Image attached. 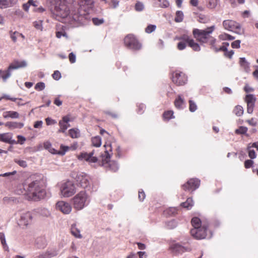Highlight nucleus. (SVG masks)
<instances>
[{
	"instance_id": "1",
	"label": "nucleus",
	"mask_w": 258,
	"mask_h": 258,
	"mask_svg": "<svg viewBox=\"0 0 258 258\" xmlns=\"http://www.w3.org/2000/svg\"><path fill=\"white\" fill-rule=\"evenodd\" d=\"M16 192L18 195H26L34 201L43 199L46 197V191L43 181L31 176L26 179L22 184L17 186Z\"/></svg>"
},
{
	"instance_id": "2",
	"label": "nucleus",
	"mask_w": 258,
	"mask_h": 258,
	"mask_svg": "<svg viewBox=\"0 0 258 258\" xmlns=\"http://www.w3.org/2000/svg\"><path fill=\"white\" fill-rule=\"evenodd\" d=\"M105 151L104 153L101 155L102 161L99 164L104 167L107 170L112 172H116L119 169V165L117 162L115 161H110L111 154H109V151H112V148L110 144L105 145Z\"/></svg>"
},
{
	"instance_id": "3",
	"label": "nucleus",
	"mask_w": 258,
	"mask_h": 258,
	"mask_svg": "<svg viewBox=\"0 0 258 258\" xmlns=\"http://www.w3.org/2000/svg\"><path fill=\"white\" fill-rule=\"evenodd\" d=\"M74 208L81 210L89 203V197L86 192L82 190L78 193L72 199Z\"/></svg>"
},
{
	"instance_id": "4",
	"label": "nucleus",
	"mask_w": 258,
	"mask_h": 258,
	"mask_svg": "<svg viewBox=\"0 0 258 258\" xmlns=\"http://www.w3.org/2000/svg\"><path fill=\"white\" fill-rule=\"evenodd\" d=\"M214 29L215 26L214 25L204 30L196 28L193 30L192 34L197 40L201 43H208L209 39L211 37L210 35Z\"/></svg>"
},
{
	"instance_id": "5",
	"label": "nucleus",
	"mask_w": 258,
	"mask_h": 258,
	"mask_svg": "<svg viewBox=\"0 0 258 258\" xmlns=\"http://www.w3.org/2000/svg\"><path fill=\"white\" fill-rule=\"evenodd\" d=\"M27 66V62L25 60L19 61L15 60L11 63L8 69L6 70H0V76L4 82H6L12 75V71L20 68H24Z\"/></svg>"
},
{
	"instance_id": "6",
	"label": "nucleus",
	"mask_w": 258,
	"mask_h": 258,
	"mask_svg": "<svg viewBox=\"0 0 258 258\" xmlns=\"http://www.w3.org/2000/svg\"><path fill=\"white\" fill-rule=\"evenodd\" d=\"M51 11L53 14L56 17L62 19L67 18L70 13L69 7L61 2L56 4Z\"/></svg>"
},
{
	"instance_id": "7",
	"label": "nucleus",
	"mask_w": 258,
	"mask_h": 258,
	"mask_svg": "<svg viewBox=\"0 0 258 258\" xmlns=\"http://www.w3.org/2000/svg\"><path fill=\"white\" fill-rule=\"evenodd\" d=\"M75 179L79 186L89 190L91 189L92 181L90 176L84 172L78 173Z\"/></svg>"
},
{
	"instance_id": "8",
	"label": "nucleus",
	"mask_w": 258,
	"mask_h": 258,
	"mask_svg": "<svg viewBox=\"0 0 258 258\" xmlns=\"http://www.w3.org/2000/svg\"><path fill=\"white\" fill-rule=\"evenodd\" d=\"M60 192L62 196L68 198L76 192V188L73 181L68 180L63 183L60 186Z\"/></svg>"
},
{
	"instance_id": "9",
	"label": "nucleus",
	"mask_w": 258,
	"mask_h": 258,
	"mask_svg": "<svg viewBox=\"0 0 258 258\" xmlns=\"http://www.w3.org/2000/svg\"><path fill=\"white\" fill-rule=\"evenodd\" d=\"M124 43L127 48L134 51L140 50L142 47V44L132 34H128L125 37Z\"/></svg>"
},
{
	"instance_id": "10",
	"label": "nucleus",
	"mask_w": 258,
	"mask_h": 258,
	"mask_svg": "<svg viewBox=\"0 0 258 258\" xmlns=\"http://www.w3.org/2000/svg\"><path fill=\"white\" fill-rule=\"evenodd\" d=\"M224 28L229 31H233L237 34L241 33V25L238 23L231 20H226L223 22Z\"/></svg>"
},
{
	"instance_id": "11",
	"label": "nucleus",
	"mask_w": 258,
	"mask_h": 258,
	"mask_svg": "<svg viewBox=\"0 0 258 258\" xmlns=\"http://www.w3.org/2000/svg\"><path fill=\"white\" fill-rule=\"evenodd\" d=\"M208 226L202 225L200 228H192L190 230L191 236L197 239H202L206 237Z\"/></svg>"
},
{
	"instance_id": "12",
	"label": "nucleus",
	"mask_w": 258,
	"mask_h": 258,
	"mask_svg": "<svg viewBox=\"0 0 258 258\" xmlns=\"http://www.w3.org/2000/svg\"><path fill=\"white\" fill-rule=\"evenodd\" d=\"M172 78V81L179 86L185 84L187 80L185 74L179 71H176L173 73Z\"/></svg>"
},
{
	"instance_id": "13",
	"label": "nucleus",
	"mask_w": 258,
	"mask_h": 258,
	"mask_svg": "<svg viewBox=\"0 0 258 258\" xmlns=\"http://www.w3.org/2000/svg\"><path fill=\"white\" fill-rule=\"evenodd\" d=\"M200 180L198 178H191L182 185L183 189L185 191H193L199 188Z\"/></svg>"
},
{
	"instance_id": "14",
	"label": "nucleus",
	"mask_w": 258,
	"mask_h": 258,
	"mask_svg": "<svg viewBox=\"0 0 258 258\" xmlns=\"http://www.w3.org/2000/svg\"><path fill=\"white\" fill-rule=\"evenodd\" d=\"M94 150L88 153L87 152H82L78 156V159L80 160H85L90 163H95L98 162V158L96 156H93Z\"/></svg>"
},
{
	"instance_id": "15",
	"label": "nucleus",
	"mask_w": 258,
	"mask_h": 258,
	"mask_svg": "<svg viewBox=\"0 0 258 258\" xmlns=\"http://www.w3.org/2000/svg\"><path fill=\"white\" fill-rule=\"evenodd\" d=\"M255 101L256 98L254 95L249 94L246 95L245 101L247 104V112L248 113H252Z\"/></svg>"
},
{
	"instance_id": "16",
	"label": "nucleus",
	"mask_w": 258,
	"mask_h": 258,
	"mask_svg": "<svg viewBox=\"0 0 258 258\" xmlns=\"http://www.w3.org/2000/svg\"><path fill=\"white\" fill-rule=\"evenodd\" d=\"M56 208L65 214H69L72 211L71 205L64 201H59L56 203Z\"/></svg>"
},
{
	"instance_id": "17",
	"label": "nucleus",
	"mask_w": 258,
	"mask_h": 258,
	"mask_svg": "<svg viewBox=\"0 0 258 258\" xmlns=\"http://www.w3.org/2000/svg\"><path fill=\"white\" fill-rule=\"evenodd\" d=\"M32 220V215L30 212H23L21 214L20 223L21 225L27 226L30 224Z\"/></svg>"
},
{
	"instance_id": "18",
	"label": "nucleus",
	"mask_w": 258,
	"mask_h": 258,
	"mask_svg": "<svg viewBox=\"0 0 258 258\" xmlns=\"http://www.w3.org/2000/svg\"><path fill=\"white\" fill-rule=\"evenodd\" d=\"M180 39L183 40L188 43L189 47L196 51H199L201 50V47L199 44L196 42L192 39H190L187 35H184L181 37Z\"/></svg>"
},
{
	"instance_id": "19",
	"label": "nucleus",
	"mask_w": 258,
	"mask_h": 258,
	"mask_svg": "<svg viewBox=\"0 0 258 258\" xmlns=\"http://www.w3.org/2000/svg\"><path fill=\"white\" fill-rule=\"evenodd\" d=\"M12 138L13 135L10 133L0 134V141L11 145L17 144V142Z\"/></svg>"
},
{
	"instance_id": "20",
	"label": "nucleus",
	"mask_w": 258,
	"mask_h": 258,
	"mask_svg": "<svg viewBox=\"0 0 258 258\" xmlns=\"http://www.w3.org/2000/svg\"><path fill=\"white\" fill-rule=\"evenodd\" d=\"M35 245L38 249H43L47 245L45 238L43 236L37 237L35 242Z\"/></svg>"
},
{
	"instance_id": "21",
	"label": "nucleus",
	"mask_w": 258,
	"mask_h": 258,
	"mask_svg": "<svg viewBox=\"0 0 258 258\" xmlns=\"http://www.w3.org/2000/svg\"><path fill=\"white\" fill-rule=\"evenodd\" d=\"M239 64L245 72L249 73L250 71V63L246 60L245 57L240 58Z\"/></svg>"
},
{
	"instance_id": "22",
	"label": "nucleus",
	"mask_w": 258,
	"mask_h": 258,
	"mask_svg": "<svg viewBox=\"0 0 258 258\" xmlns=\"http://www.w3.org/2000/svg\"><path fill=\"white\" fill-rule=\"evenodd\" d=\"M5 126L11 130L15 128H21L24 126V123L22 122H17L14 121H8L5 124Z\"/></svg>"
},
{
	"instance_id": "23",
	"label": "nucleus",
	"mask_w": 258,
	"mask_h": 258,
	"mask_svg": "<svg viewBox=\"0 0 258 258\" xmlns=\"http://www.w3.org/2000/svg\"><path fill=\"white\" fill-rule=\"evenodd\" d=\"M190 250V248L183 246L178 243L175 244L173 247V250L178 253H182L185 251H189Z\"/></svg>"
},
{
	"instance_id": "24",
	"label": "nucleus",
	"mask_w": 258,
	"mask_h": 258,
	"mask_svg": "<svg viewBox=\"0 0 258 258\" xmlns=\"http://www.w3.org/2000/svg\"><path fill=\"white\" fill-rule=\"evenodd\" d=\"M5 118H11L13 119L18 118L19 117V114L17 111H5L3 114Z\"/></svg>"
},
{
	"instance_id": "25",
	"label": "nucleus",
	"mask_w": 258,
	"mask_h": 258,
	"mask_svg": "<svg viewBox=\"0 0 258 258\" xmlns=\"http://www.w3.org/2000/svg\"><path fill=\"white\" fill-rule=\"evenodd\" d=\"M174 104L175 107L179 109H182L184 107V101L181 97L180 95H179L174 101Z\"/></svg>"
},
{
	"instance_id": "26",
	"label": "nucleus",
	"mask_w": 258,
	"mask_h": 258,
	"mask_svg": "<svg viewBox=\"0 0 258 258\" xmlns=\"http://www.w3.org/2000/svg\"><path fill=\"white\" fill-rule=\"evenodd\" d=\"M71 233L76 238H81L80 231L76 227L75 224H72L71 228Z\"/></svg>"
},
{
	"instance_id": "27",
	"label": "nucleus",
	"mask_w": 258,
	"mask_h": 258,
	"mask_svg": "<svg viewBox=\"0 0 258 258\" xmlns=\"http://www.w3.org/2000/svg\"><path fill=\"white\" fill-rule=\"evenodd\" d=\"M191 223L193 226V228H200L202 227L201 219L197 217L192 218Z\"/></svg>"
},
{
	"instance_id": "28",
	"label": "nucleus",
	"mask_w": 258,
	"mask_h": 258,
	"mask_svg": "<svg viewBox=\"0 0 258 258\" xmlns=\"http://www.w3.org/2000/svg\"><path fill=\"white\" fill-rule=\"evenodd\" d=\"M46 252L47 254L48 258H51L55 256L58 254V250L56 247H53L51 248H48Z\"/></svg>"
},
{
	"instance_id": "29",
	"label": "nucleus",
	"mask_w": 258,
	"mask_h": 258,
	"mask_svg": "<svg viewBox=\"0 0 258 258\" xmlns=\"http://www.w3.org/2000/svg\"><path fill=\"white\" fill-rule=\"evenodd\" d=\"M194 205V202L191 198H188L186 202L181 203V206L189 210Z\"/></svg>"
},
{
	"instance_id": "30",
	"label": "nucleus",
	"mask_w": 258,
	"mask_h": 258,
	"mask_svg": "<svg viewBox=\"0 0 258 258\" xmlns=\"http://www.w3.org/2000/svg\"><path fill=\"white\" fill-rule=\"evenodd\" d=\"M207 3V7L210 9H215L220 0H206Z\"/></svg>"
},
{
	"instance_id": "31",
	"label": "nucleus",
	"mask_w": 258,
	"mask_h": 258,
	"mask_svg": "<svg viewBox=\"0 0 258 258\" xmlns=\"http://www.w3.org/2000/svg\"><path fill=\"white\" fill-rule=\"evenodd\" d=\"M247 130V127L240 126L238 128L235 130V133L237 135H245L247 137H249V135L246 134Z\"/></svg>"
},
{
	"instance_id": "32",
	"label": "nucleus",
	"mask_w": 258,
	"mask_h": 258,
	"mask_svg": "<svg viewBox=\"0 0 258 258\" xmlns=\"http://www.w3.org/2000/svg\"><path fill=\"white\" fill-rule=\"evenodd\" d=\"M92 145L96 147H99L101 145V138L97 136L93 137L91 140Z\"/></svg>"
},
{
	"instance_id": "33",
	"label": "nucleus",
	"mask_w": 258,
	"mask_h": 258,
	"mask_svg": "<svg viewBox=\"0 0 258 258\" xmlns=\"http://www.w3.org/2000/svg\"><path fill=\"white\" fill-rule=\"evenodd\" d=\"M243 112V108L241 105H236L233 109V113L237 116L242 115Z\"/></svg>"
},
{
	"instance_id": "34",
	"label": "nucleus",
	"mask_w": 258,
	"mask_h": 258,
	"mask_svg": "<svg viewBox=\"0 0 258 258\" xmlns=\"http://www.w3.org/2000/svg\"><path fill=\"white\" fill-rule=\"evenodd\" d=\"M69 135L72 138H78L80 136V131L77 128H71L69 131Z\"/></svg>"
},
{
	"instance_id": "35",
	"label": "nucleus",
	"mask_w": 258,
	"mask_h": 258,
	"mask_svg": "<svg viewBox=\"0 0 258 258\" xmlns=\"http://www.w3.org/2000/svg\"><path fill=\"white\" fill-rule=\"evenodd\" d=\"M173 113L172 110L166 111L163 114V117L164 120H169L170 119L174 118Z\"/></svg>"
},
{
	"instance_id": "36",
	"label": "nucleus",
	"mask_w": 258,
	"mask_h": 258,
	"mask_svg": "<svg viewBox=\"0 0 258 258\" xmlns=\"http://www.w3.org/2000/svg\"><path fill=\"white\" fill-rule=\"evenodd\" d=\"M177 225V222L175 220H172L165 223V226L167 229H172Z\"/></svg>"
},
{
	"instance_id": "37",
	"label": "nucleus",
	"mask_w": 258,
	"mask_h": 258,
	"mask_svg": "<svg viewBox=\"0 0 258 258\" xmlns=\"http://www.w3.org/2000/svg\"><path fill=\"white\" fill-rule=\"evenodd\" d=\"M177 212V209L176 208L170 207L169 209L166 210L164 212V214L168 216H173L175 215Z\"/></svg>"
},
{
	"instance_id": "38",
	"label": "nucleus",
	"mask_w": 258,
	"mask_h": 258,
	"mask_svg": "<svg viewBox=\"0 0 258 258\" xmlns=\"http://www.w3.org/2000/svg\"><path fill=\"white\" fill-rule=\"evenodd\" d=\"M183 13L181 11H177L176 12L175 17L174 18V21L176 22H181L183 21Z\"/></svg>"
},
{
	"instance_id": "39",
	"label": "nucleus",
	"mask_w": 258,
	"mask_h": 258,
	"mask_svg": "<svg viewBox=\"0 0 258 258\" xmlns=\"http://www.w3.org/2000/svg\"><path fill=\"white\" fill-rule=\"evenodd\" d=\"M251 147H250V144L247 146V151H248V157L251 159H254L256 158V155L255 151L253 149H251Z\"/></svg>"
},
{
	"instance_id": "40",
	"label": "nucleus",
	"mask_w": 258,
	"mask_h": 258,
	"mask_svg": "<svg viewBox=\"0 0 258 258\" xmlns=\"http://www.w3.org/2000/svg\"><path fill=\"white\" fill-rule=\"evenodd\" d=\"M58 124L60 126V128L58 130V133H64L68 128V126H67V123L59 120Z\"/></svg>"
},
{
	"instance_id": "41",
	"label": "nucleus",
	"mask_w": 258,
	"mask_h": 258,
	"mask_svg": "<svg viewBox=\"0 0 258 258\" xmlns=\"http://www.w3.org/2000/svg\"><path fill=\"white\" fill-rule=\"evenodd\" d=\"M156 27L155 25L149 24L146 28L145 32L148 34H150L156 30Z\"/></svg>"
},
{
	"instance_id": "42",
	"label": "nucleus",
	"mask_w": 258,
	"mask_h": 258,
	"mask_svg": "<svg viewBox=\"0 0 258 258\" xmlns=\"http://www.w3.org/2000/svg\"><path fill=\"white\" fill-rule=\"evenodd\" d=\"M45 85L43 82H38L35 86V89L37 91H42L45 89Z\"/></svg>"
},
{
	"instance_id": "43",
	"label": "nucleus",
	"mask_w": 258,
	"mask_h": 258,
	"mask_svg": "<svg viewBox=\"0 0 258 258\" xmlns=\"http://www.w3.org/2000/svg\"><path fill=\"white\" fill-rule=\"evenodd\" d=\"M60 149V150L58 151V155H64L65 153L69 150V147L67 146L61 145Z\"/></svg>"
},
{
	"instance_id": "44",
	"label": "nucleus",
	"mask_w": 258,
	"mask_h": 258,
	"mask_svg": "<svg viewBox=\"0 0 258 258\" xmlns=\"http://www.w3.org/2000/svg\"><path fill=\"white\" fill-rule=\"evenodd\" d=\"M189 109L190 112H194L197 109V106L196 104L192 100L189 101Z\"/></svg>"
},
{
	"instance_id": "45",
	"label": "nucleus",
	"mask_w": 258,
	"mask_h": 258,
	"mask_svg": "<svg viewBox=\"0 0 258 258\" xmlns=\"http://www.w3.org/2000/svg\"><path fill=\"white\" fill-rule=\"evenodd\" d=\"M14 162L22 167L25 168L27 166V164L26 161L15 159H14Z\"/></svg>"
},
{
	"instance_id": "46",
	"label": "nucleus",
	"mask_w": 258,
	"mask_h": 258,
	"mask_svg": "<svg viewBox=\"0 0 258 258\" xmlns=\"http://www.w3.org/2000/svg\"><path fill=\"white\" fill-rule=\"evenodd\" d=\"M92 22L95 25L99 26L104 22V20L103 18H92Z\"/></svg>"
},
{
	"instance_id": "47",
	"label": "nucleus",
	"mask_w": 258,
	"mask_h": 258,
	"mask_svg": "<svg viewBox=\"0 0 258 258\" xmlns=\"http://www.w3.org/2000/svg\"><path fill=\"white\" fill-rule=\"evenodd\" d=\"M135 10L138 12H141L144 9V4L140 2H138L135 5Z\"/></svg>"
},
{
	"instance_id": "48",
	"label": "nucleus",
	"mask_w": 258,
	"mask_h": 258,
	"mask_svg": "<svg viewBox=\"0 0 258 258\" xmlns=\"http://www.w3.org/2000/svg\"><path fill=\"white\" fill-rule=\"evenodd\" d=\"M158 2L159 3V5L161 8H167L169 5L168 0H158Z\"/></svg>"
},
{
	"instance_id": "49",
	"label": "nucleus",
	"mask_w": 258,
	"mask_h": 258,
	"mask_svg": "<svg viewBox=\"0 0 258 258\" xmlns=\"http://www.w3.org/2000/svg\"><path fill=\"white\" fill-rule=\"evenodd\" d=\"M137 112L139 114H142L143 113L145 108L146 105L144 104L140 103L138 105Z\"/></svg>"
},
{
	"instance_id": "50",
	"label": "nucleus",
	"mask_w": 258,
	"mask_h": 258,
	"mask_svg": "<svg viewBox=\"0 0 258 258\" xmlns=\"http://www.w3.org/2000/svg\"><path fill=\"white\" fill-rule=\"evenodd\" d=\"M52 77L53 79L58 81L61 78V75L58 71H55L52 75Z\"/></svg>"
},
{
	"instance_id": "51",
	"label": "nucleus",
	"mask_w": 258,
	"mask_h": 258,
	"mask_svg": "<svg viewBox=\"0 0 258 258\" xmlns=\"http://www.w3.org/2000/svg\"><path fill=\"white\" fill-rule=\"evenodd\" d=\"M34 26L35 28L38 30H42L43 26H42V21H35L34 22Z\"/></svg>"
},
{
	"instance_id": "52",
	"label": "nucleus",
	"mask_w": 258,
	"mask_h": 258,
	"mask_svg": "<svg viewBox=\"0 0 258 258\" xmlns=\"http://www.w3.org/2000/svg\"><path fill=\"white\" fill-rule=\"evenodd\" d=\"M9 7L8 0H0V8L5 9Z\"/></svg>"
},
{
	"instance_id": "53",
	"label": "nucleus",
	"mask_w": 258,
	"mask_h": 258,
	"mask_svg": "<svg viewBox=\"0 0 258 258\" xmlns=\"http://www.w3.org/2000/svg\"><path fill=\"white\" fill-rule=\"evenodd\" d=\"M253 164V161L252 160L248 159L246 160L244 162V167L245 168H249L252 167Z\"/></svg>"
},
{
	"instance_id": "54",
	"label": "nucleus",
	"mask_w": 258,
	"mask_h": 258,
	"mask_svg": "<svg viewBox=\"0 0 258 258\" xmlns=\"http://www.w3.org/2000/svg\"><path fill=\"white\" fill-rule=\"evenodd\" d=\"M241 41L237 40L231 43V47L233 48H239L240 47Z\"/></svg>"
},
{
	"instance_id": "55",
	"label": "nucleus",
	"mask_w": 258,
	"mask_h": 258,
	"mask_svg": "<svg viewBox=\"0 0 258 258\" xmlns=\"http://www.w3.org/2000/svg\"><path fill=\"white\" fill-rule=\"evenodd\" d=\"M186 41H180L177 43V48L180 50H182L185 48L186 47Z\"/></svg>"
},
{
	"instance_id": "56",
	"label": "nucleus",
	"mask_w": 258,
	"mask_h": 258,
	"mask_svg": "<svg viewBox=\"0 0 258 258\" xmlns=\"http://www.w3.org/2000/svg\"><path fill=\"white\" fill-rule=\"evenodd\" d=\"M138 197H139V200L142 202L144 200V199H145L146 195H145L144 191L142 189H141L139 191Z\"/></svg>"
},
{
	"instance_id": "57",
	"label": "nucleus",
	"mask_w": 258,
	"mask_h": 258,
	"mask_svg": "<svg viewBox=\"0 0 258 258\" xmlns=\"http://www.w3.org/2000/svg\"><path fill=\"white\" fill-rule=\"evenodd\" d=\"M10 34H11V38L12 39L13 41L14 42H16L17 40V36H18V34H19V32H18L17 31H15L14 32L11 31Z\"/></svg>"
},
{
	"instance_id": "58",
	"label": "nucleus",
	"mask_w": 258,
	"mask_h": 258,
	"mask_svg": "<svg viewBox=\"0 0 258 258\" xmlns=\"http://www.w3.org/2000/svg\"><path fill=\"white\" fill-rule=\"evenodd\" d=\"M45 121H46V124L47 125L54 124L56 123V122H57L55 120L53 119L50 117H47L45 119Z\"/></svg>"
},
{
	"instance_id": "59",
	"label": "nucleus",
	"mask_w": 258,
	"mask_h": 258,
	"mask_svg": "<svg viewBox=\"0 0 258 258\" xmlns=\"http://www.w3.org/2000/svg\"><path fill=\"white\" fill-rule=\"evenodd\" d=\"M69 58L70 61L72 63H75L76 62V55L73 52H71L69 54Z\"/></svg>"
},
{
	"instance_id": "60",
	"label": "nucleus",
	"mask_w": 258,
	"mask_h": 258,
	"mask_svg": "<svg viewBox=\"0 0 258 258\" xmlns=\"http://www.w3.org/2000/svg\"><path fill=\"white\" fill-rule=\"evenodd\" d=\"M17 171L16 170L13 171V172H6L4 174H2L0 175V176H3L9 178L11 176L15 175Z\"/></svg>"
},
{
	"instance_id": "61",
	"label": "nucleus",
	"mask_w": 258,
	"mask_h": 258,
	"mask_svg": "<svg viewBox=\"0 0 258 258\" xmlns=\"http://www.w3.org/2000/svg\"><path fill=\"white\" fill-rule=\"evenodd\" d=\"M17 138L18 142H17V144L19 143L21 145H23L25 141H26V138L21 135H18L17 136Z\"/></svg>"
},
{
	"instance_id": "62",
	"label": "nucleus",
	"mask_w": 258,
	"mask_h": 258,
	"mask_svg": "<svg viewBox=\"0 0 258 258\" xmlns=\"http://www.w3.org/2000/svg\"><path fill=\"white\" fill-rule=\"evenodd\" d=\"M234 51L233 50H231L230 51H228L227 50V51H226L224 53L225 56L228 57L229 58H231L232 57L233 55L234 54Z\"/></svg>"
},
{
	"instance_id": "63",
	"label": "nucleus",
	"mask_w": 258,
	"mask_h": 258,
	"mask_svg": "<svg viewBox=\"0 0 258 258\" xmlns=\"http://www.w3.org/2000/svg\"><path fill=\"white\" fill-rule=\"evenodd\" d=\"M43 122L42 120H38L34 122V127L36 128H41L42 126Z\"/></svg>"
},
{
	"instance_id": "64",
	"label": "nucleus",
	"mask_w": 258,
	"mask_h": 258,
	"mask_svg": "<svg viewBox=\"0 0 258 258\" xmlns=\"http://www.w3.org/2000/svg\"><path fill=\"white\" fill-rule=\"evenodd\" d=\"M246 122H247L249 125L253 126H255L257 124L256 121L253 118H252L251 119L249 120H247Z\"/></svg>"
}]
</instances>
